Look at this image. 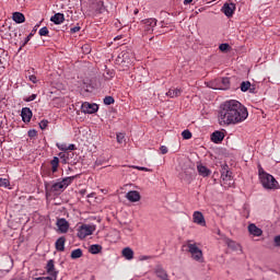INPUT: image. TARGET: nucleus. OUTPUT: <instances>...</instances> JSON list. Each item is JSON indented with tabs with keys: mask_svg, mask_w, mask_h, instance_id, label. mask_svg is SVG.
Listing matches in <instances>:
<instances>
[{
	"mask_svg": "<svg viewBox=\"0 0 280 280\" xmlns=\"http://www.w3.org/2000/svg\"><path fill=\"white\" fill-rule=\"evenodd\" d=\"M248 118V109L240 103V101L231 100L221 105L219 112L220 126H235V124H242Z\"/></svg>",
	"mask_w": 280,
	"mask_h": 280,
	"instance_id": "f257e3e1",
	"label": "nucleus"
},
{
	"mask_svg": "<svg viewBox=\"0 0 280 280\" xmlns=\"http://www.w3.org/2000/svg\"><path fill=\"white\" fill-rule=\"evenodd\" d=\"M183 248H187L188 253H190L191 255V259H194L195 261H199V264H202V261H205L202 249H200L196 243L187 241L186 245H183Z\"/></svg>",
	"mask_w": 280,
	"mask_h": 280,
	"instance_id": "f03ea898",
	"label": "nucleus"
},
{
	"mask_svg": "<svg viewBox=\"0 0 280 280\" xmlns=\"http://www.w3.org/2000/svg\"><path fill=\"white\" fill-rule=\"evenodd\" d=\"M260 183L265 189H279V182L275 176L259 171Z\"/></svg>",
	"mask_w": 280,
	"mask_h": 280,
	"instance_id": "7ed1b4c3",
	"label": "nucleus"
},
{
	"mask_svg": "<svg viewBox=\"0 0 280 280\" xmlns=\"http://www.w3.org/2000/svg\"><path fill=\"white\" fill-rule=\"evenodd\" d=\"M75 178L77 176H70V177L63 178L60 182L54 183L50 187V191H54L55 194H62V191H65L67 187L71 185L73 180H75Z\"/></svg>",
	"mask_w": 280,
	"mask_h": 280,
	"instance_id": "20e7f679",
	"label": "nucleus"
},
{
	"mask_svg": "<svg viewBox=\"0 0 280 280\" xmlns=\"http://www.w3.org/2000/svg\"><path fill=\"white\" fill-rule=\"evenodd\" d=\"M106 11V8L104 7V2L96 0L90 4L89 14L92 16H97V14H102Z\"/></svg>",
	"mask_w": 280,
	"mask_h": 280,
	"instance_id": "39448f33",
	"label": "nucleus"
},
{
	"mask_svg": "<svg viewBox=\"0 0 280 280\" xmlns=\"http://www.w3.org/2000/svg\"><path fill=\"white\" fill-rule=\"evenodd\" d=\"M118 65H131L135 60V55L131 51L122 50L117 57Z\"/></svg>",
	"mask_w": 280,
	"mask_h": 280,
	"instance_id": "423d86ee",
	"label": "nucleus"
},
{
	"mask_svg": "<svg viewBox=\"0 0 280 280\" xmlns=\"http://www.w3.org/2000/svg\"><path fill=\"white\" fill-rule=\"evenodd\" d=\"M231 86V80L229 78L218 79L212 83V89L215 91H226Z\"/></svg>",
	"mask_w": 280,
	"mask_h": 280,
	"instance_id": "0eeeda50",
	"label": "nucleus"
},
{
	"mask_svg": "<svg viewBox=\"0 0 280 280\" xmlns=\"http://www.w3.org/2000/svg\"><path fill=\"white\" fill-rule=\"evenodd\" d=\"M95 233V225H81L78 230V237L80 240H84V237H89V235H93Z\"/></svg>",
	"mask_w": 280,
	"mask_h": 280,
	"instance_id": "6e6552de",
	"label": "nucleus"
},
{
	"mask_svg": "<svg viewBox=\"0 0 280 280\" xmlns=\"http://www.w3.org/2000/svg\"><path fill=\"white\" fill-rule=\"evenodd\" d=\"M221 178L223 180V185H229V187H231L233 184V177L231 171L229 170V165L222 166Z\"/></svg>",
	"mask_w": 280,
	"mask_h": 280,
	"instance_id": "1a4fd4ad",
	"label": "nucleus"
},
{
	"mask_svg": "<svg viewBox=\"0 0 280 280\" xmlns=\"http://www.w3.org/2000/svg\"><path fill=\"white\" fill-rule=\"evenodd\" d=\"M81 110L85 115H93V113H97V110H100V106H97V104L95 103L91 104L89 102H85L81 105Z\"/></svg>",
	"mask_w": 280,
	"mask_h": 280,
	"instance_id": "9d476101",
	"label": "nucleus"
},
{
	"mask_svg": "<svg viewBox=\"0 0 280 280\" xmlns=\"http://www.w3.org/2000/svg\"><path fill=\"white\" fill-rule=\"evenodd\" d=\"M235 3L233 2H225L221 9V12H223V14H225V16H228V19H231V16H233V14H235Z\"/></svg>",
	"mask_w": 280,
	"mask_h": 280,
	"instance_id": "9b49d317",
	"label": "nucleus"
},
{
	"mask_svg": "<svg viewBox=\"0 0 280 280\" xmlns=\"http://www.w3.org/2000/svg\"><path fill=\"white\" fill-rule=\"evenodd\" d=\"M192 222L195 224H199V226H207V221L205 220V215L200 211H195L194 212Z\"/></svg>",
	"mask_w": 280,
	"mask_h": 280,
	"instance_id": "f8f14e48",
	"label": "nucleus"
},
{
	"mask_svg": "<svg viewBox=\"0 0 280 280\" xmlns=\"http://www.w3.org/2000/svg\"><path fill=\"white\" fill-rule=\"evenodd\" d=\"M46 270L48 272V278L51 280L58 279V271H56V268L54 266V260H49L46 266Z\"/></svg>",
	"mask_w": 280,
	"mask_h": 280,
	"instance_id": "ddd939ff",
	"label": "nucleus"
},
{
	"mask_svg": "<svg viewBox=\"0 0 280 280\" xmlns=\"http://www.w3.org/2000/svg\"><path fill=\"white\" fill-rule=\"evenodd\" d=\"M10 270H12V262H11L10 258L1 260L0 261V277H1V275L5 273V272H10Z\"/></svg>",
	"mask_w": 280,
	"mask_h": 280,
	"instance_id": "4468645a",
	"label": "nucleus"
},
{
	"mask_svg": "<svg viewBox=\"0 0 280 280\" xmlns=\"http://www.w3.org/2000/svg\"><path fill=\"white\" fill-rule=\"evenodd\" d=\"M126 198L129 202H139V200H141V194L137 190H130L126 194Z\"/></svg>",
	"mask_w": 280,
	"mask_h": 280,
	"instance_id": "2eb2a0df",
	"label": "nucleus"
},
{
	"mask_svg": "<svg viewBox=\"0 0 280 280\" xmlns=\"http://www.w3.org/2000/svg\"><path fill=\"white\" fill-rule=\"evenodd\" d=\"M247 229H248V233L250 235H254V237H261V235L264 234V231L257 228V225L254 223H250Z\"/></svg>",
	"mask_w": 280,
	"mask_h": 280,
	"instance_id": "dca6fc26",
	"label": "nucleus"
},
{
	"mask_svg": "<svg viewBox=\"0 0 280 280\" xmlns=\"http://www.w3.org/2000/svg\"><path fill=\"white\" fill-rule=\"evenodd\" d=\"M142 24L144 25L147 32H152V30L156 27V19L151 18L142 20Z\"/></svg>",
	"mask_w": 280,
	"mask_h": 280,
	"instance_id": "f3484780",
	"label": "nucleus"
},
{
	"mask_svg": "<svg viewBox=\"0 0 280 280\" xmlns=\"http://www.w3.org/2000/svg\"><path fill=\"white\" fill-rule=\"evenodd\" d=\"M21 117L22 121L30 124V121H32V109H30V107L22 108Z\"/></svg>",
	"mask_w": 280,
	"mask_h": 280,
	"instance_id": "a211bd4d",
	"label": "nucleus"
},
{
	"mask_svg": "<svg viewBox=\"0 0 280 280\" xmlns=\"http://www.w3.org/2000/svg\"><path fill=\"white\" fill-rule=\"evenodd\" d=\"M57 226L60 233H67V231H69V222L67 219H58Z\"/></svg>",
	"mask_w": 280,
	"mask_h": 280,
	"instance_id": "6ab92c4d",
	"label": "nucleus"
},
{
	"mask_svg": "<svg viewBox=\"0 0 280 280\" xmlns=\"http://www.w3.org/2000/svg\"><path fill=\"white\" fill-rule=\"evenodd\" d=\"M211 141L213 143H222V141H224V132H222V131L212 132Z\"/></svg>",
	"mask_w": 280,
	"mask_h": 280,
	"instance_id": "aec40b11",
	"label": "nucleus"
},
{
	"mask_svg": "<svg viewBox=\"0 0 280 280\" xmlns=\"http://www.w3.org/2000/svg\"><path fill=\"white\" fill-rule=\"evenodd\" d=\"M121 255L125 257V259H127V261L135 259V250H132L130 247H125L121 250Z\"/></svg>",
	"mask_w": 280,
	"mask_h": 280,
	"instance_id": "412c9836",
	"label": "nucleus"
},
{
	"mask_svg": "<svg viewBox=\"0 0 280 280\" xmlns=\"http://www.w3.org/2000/svg\"><path fill=\"white\" fill-rule=\"evenodd\" d=\"M155 275H156V277H159V279L170 280L168 276H167V271H165V269H163V267H161V266H158L155 268Z\"/></svg>",
	"mask_w": 280,
	"mask_h": 280,
	"instance_id": "4be33fe9",
	"label": "nucleus"
},
{
	"mask_svg": "<svg viewBox=\"0 0 280 280\" xmlns=\"http://www.w3.org/2000/svg\"><path fill=\"white\" fill-rule=\"evenodd\" d=\"M65 242H67V238H65V236L59 237L55 243L56 250L62 253V250H65Z\"/></svg>",
	"mask_w": 280,
	"mask_h": 280,
	"instance_id": "5701e85b",
	"label": "nucleus"
},
{
	"mask_svg": "<svg viewBox=\"0 0 280 280\" xmlns=\"http://www.w3.org/2000/svg\"><path fill=\"white\" fill-rule=\"evenodd\" d=\"M183 93V90L182 89H170L167 92H166V95L167 97H180V94Z\"/></svg>",
	"mask_w": 280,
	"mask_h": 280,
	"instance_id": "b1692460",
	"label": "nucleus"
},
{
	"mask_svg": "<svg viewBox=\"0 0 280 280\" xmlns=\"http://www.w3.org/2000/svg\"><path fill=\"white\" fill-rule=\"evenodd\" d=\"M50 21L55 23V25H60L65 21V14L62 13H56L50 18Z\"/></svg>",
	"mask_w": 280,
	"mask_h": 280,
	"instance_id": "393cba45",
	"label": "nucleus"
},
{
	"mask_svg": "<svg viewBox=\"0 0 280 280\" xmlns=\"http://www.w3.org/2000/svg\"><path fill=\"white\" fill-rule=\"evenodd\" d=\"M14 23H25V15L21 12H14L12 15Z\"/></svg>",
	"mask_w": 280,
	"mask_h": 280,
	"instance_id": "a878e982",
	"label": "nucleus"
},
{
	"mask_svg": "<svg viewBox=\"0 0 280 280\" xmlns=\"http://www.w3.org/2000/svg\"><path fill=\"white\" fill-rule=\"evenodd\" d=\"M224 242L228 248H231L232 250H237V248H240V244H237L235 241L231 238H224Z\"/></svg>",
	"mask_w": 280,
	"mask_h": 280,
	"instance_id": "bb28decb",
	"label": "nucleus"
},
{
	"mask_svg": "<svg viewBox=\"0 0 280 280\" xmlns=\"http://www.w3.org/2000/svg\"><path fill=\"white\" fill-rule=\"evenodd\" d=\"M197 170L201 176H209V174H211V171H209V168L202 164H199Z\"/></svg>",
	"mask_w": 280,
	"mask_h": 280,
	"instance_id": "cd10ccee",
	"label": "nucleus"
},
{
	"mask_svg": "<svg viewBox=\"0 0 280 280\" xmlns=\"http://www.w3.org/2000/svg\"><path fill=\"white\" fill-rule=\"evenodd\" d=\"M90 253L92 255H98V253H102V245L94 244V245L90 246Z\"/></svg>",
	"mask_w": 280,
	"mask_h": 280,
	"instance_id": "c85d7f7f",
	"label": "nucleus"
},
{
	"mask_svg": "<svg viewBox=\"0 0 280 280\" xmlns=\"http://www.w3.org/2000/svg\"><path fill=\"white\" fill-rule=\"evenodd\" d=\"M60 163V160L58 159V156H55L51 162H50V165L52 167V173H56L58 172V165Z\"/></svg>",
	"mask_w": 280,
	"mask_h": 280,
	"instance_id": "c756f323",
	"label": "nucleus"
},
{
	"mask_svg": "<svg viewBox=\"0 0 280 280\" xmlns=\"http://www.w3.org/2000/svg\"><path fill=\"white\" fill-rule=\"evenodd\" d=\"M70 257L71 259H80L82 257V250L80 248L72 250Z\"/></svg>",
	"mask_w": 280,
	"mask_h": 280,
	"instance_id": "7c9ffc66",
	"label": "nucleus"
},
{
	"mask_svg": "<svg viewBox=\"0 0 280 280\" xmlns=\"http://www.w3.org/2000/svg\"><path fill=\"white\" fill-rule=\"evenodd\" d=\"M250 89V83H249V81H243L242 83H241V91L243 92V93H246V91H248Z\"/></svg>",
	"mask_w": 280,
	"mask_h": 280,
	"instance_id": "2f4dec72",
	"label": "nucleus"
},
{
	"mask_svg": "<svg viewBox=\"0 0 280 280\" xmlns=\"http://www.w3.org/2000/svg\"><path fill=\"white\" fill-rule=\"evenodd\" d=\"M104 104H105L106 106H110V104H115V98H114L113 96H106V97L104 98Z\"/></svg>",
	"mask_w": 280,
	"mask_h": 280,
	"instance_id": "473e14b6",
	"label": "nucleus"
},
{
	"mask_svg": "<svg viewBox=\"0 0 280 280\" xmlns=\"http://www.w3.org/2000/svg\"><path fill=\"white\" fill-rule=\"evenodd\" d=\"M219 49H220V51H223V52H226V51H229V49H231V45H229V44H221L220 46H219Z\"/></svg>",
	"mask_w": 280,
	"mask_h": 280,
	"instance_id": "72a5a7b5",
	"label": "nucleus"
},
{
	"mask_svg": "<svg viewBox=\"0 0 280 280\" xmlns=\"http://www.w3.org/2000/svg\"><path fill=\"white\" fill-rule=\"evenodd\" d=\"M0 187H10V180L8 178H0Z\"/></svg>",
	"mask_w": 280,
	"mask_h": 280,
	"instance_id": "f704fd0d",
	"label": "nucleus"
},
{
	"mask_svg": "<svg viewBox=\"0 0 280 280\" xmlns=\"http://www.w3.org/2000/svg\"><path fill=\"white\" fill-rule=\"evenodd\" d=\"M182 137H183V139H191V131H189V130H184L183 132H182Z\"/></svg>",
	"mask_w": 280,
	"mask_h": 280,
	"instance_id": "c9c22d12",
	"label": "nucleus"
},
{
	"mask_svg": "<svg viewBox=\"0 0 280 280\" xmlns=\"http://www.w3.org/2000/svg\"><path fill=\"white\" fill-rule=\"evenodd\" d=\"M49 34V28L47 26H44L39 30V36H47Z\"/></svg>",
	"mask_w": 280,
	"mask_h": 280,
	"instance_id": "e433bc0d",
	"label": "nucleus"
},
{
	"mask_svg": "<svg viewBox=\"0 0 280 280\" xmlns=\"http://www.w3.org/2000/svg\"><path fill=\"white\" fill-rule=\"evenodd\" d=\"M47 126H49V120H47V119H44L39 122L40 130H45V128H47Z\"/></svg>",
	"mask_w": 280,
	"mask_h": 280,
	"instance_id": "4c0bfd02",
	"label": "nucleus"
},
{
	"mask_svg": "<svg viewBox=\"0 0 280 280\" xmlns=\"http://www.w3.org/2000/svg\"><path fill=\"white\" fill-rule=\"evenodd\" d=\"M132 167L133 170H139L140 172H152V170L143 166H129Z\"/></svg>",
	"mask_w": 280,
	"mask_h": 280,
	"instance_id": "58836bf2",
	"label": "nucleus"
},
{
	"mask_svg": "<svg viewBox=\"0 0 280 280\" xmlns=\"http://www.w3.org/2000/svg\"><path fill=\"white\" fill-rule=\"evenodd\" d=\"M34 36V34H30L26 38H25V40H24V43L22 44V46L20 47V49H23V47H25V45H27V43H30V40H31V38Z\"/></svg>",
	"mask_w": 280,
	"mask_h": 280,
	"instance_id": "ea45409f",
	"label": "nucleus"
},
{
	"mask_svg": "<svg viewBox=\"0 0 280 280\" xmlns=\"http://www.w3.org/2000/svg\"><path fill=\"white\" fill-rule=\"evenodd\" d=\"M126 139V135L125 133H118L117 135V141L119 143H124V140Z\"/></svg>",
	"mask_w": 280,
	"mask_h": 280,
	"instance_id": "a19ab883",
	"label": "nucleus"
},
{
	"mask_svg": "<svg viewBox=\"0 0 280 280\" xmlns=\"http://www.w3.org/2000/svg\"><path fill=\"white\" fill-rule=\"evenodd\" d=\"M37 95L36 94H32L31 96H28L27 98H25V102H34V100H36Z\"/></svg>",
	"mask_w": 280,
	"mask_h": 280,
	"instance_id": "79ce46f5",
	"label": "nucleus"
},
{
	"mask_svg": "<svg viewBox=\"0 0 280 280\" xmlns=\"http://www.w3.org/2000/svg\"><path fill=\"white\" fill-rule=\"evenodd\" d=\"M273 244H275V246H280V235L275 236Z\"/></svg>",
	"mask_w": 280,
	"mask_h": 280,
	"instance_id": "37998d69",
	"label": "nucleus"
},
{
	"mask_svg": "<svg viewBox=\"0 0 280 280\" xmlns=\"http://www.w3.org/2000/svg\"><path fill=\"white\" fill-rule=\"evenodd\" d=\"M160 152H161V154H167V152H168L167 147L162 145V147L160 148Z\"/></svg>",
	"mask_w": 280,
	"mask_h": 280,
	"instance_id": "c03bdc74",
	"label": "nucleus"
},
{
	"mask_svg": "<svg viewBox=\"0 0 280 280\" xmlns=\"http://www.w3.org/2000/svg\"><path fill=\"white\" fill-rule=\"evenodd\" d=\"M71 34H75L78 32H80V26H74L70 30Z\"/></svg>",
	"mask_w": 280,
	"mask_h": 280,
	"instance_id": "a18cd8bd",
	"label": "nucleus"
},
{
	"mask_svg": "<svg viewBox=\"0 0 280 280\" xmlns=\"http://www.w3.org/2000/svg\"><path fill=\"white\" fill-rule=\"evenodd\" d=\"M36 135H37V132H36V130H28V137H31V138H34V137H36Z\"/></svg>",
	"mask_w": 280,
	"mask_h": 280,
	"instance_id": "49530a36",
	"label": "nucleus"
},
{
	"mask_svg": "<svg viewBox=\"0 0 280 280\" xmlns=\"http://www.w3.org/2000/svg\"><path fill=\"white\" fill-rule=\"evenodd\" d=\"M247 91H249V93H257L255 85L253 84L249 85V89Z\"/></svg>",
	"mask_w": 280,
	"mask_h": 280,
	"instance_id": "de8ad7c7",
	"label": "nucleus"
},
{
	"mask_svg": "<svg viewBox=\"0 0 280 280\" xmlns=\"http://www.w3.org/2000/svg\"><path fill=\"white\" fill-rule=\"evenodd\" d=\"M148 259H152V256H140V261H147Z\"/></svg>",
	"mask_w": 280,
	"mask_h": 280,
	"instance_id": "09e8293b",
	"label": "nucleus"
},
{
	"mask_svg": "<svg viewBox=\"0 0 280 280\" xmlns=\"http://www.w3.org/2000/svg\"><path fill=\"white\" fill-rule=\"evenodd\" d=\"M28 80L33 82V84H36V75H30Z\"/></svg>",
	"mask_w": 280,
	"mask_h": 280,
	"instance_id": "8fccbe9b",
	"label": "nucleus"
},
{
	"mask_svg": "<svg viewBox=\"0 0 280 280\" xmlns=\"http://www.w3.org/2000/svg\"><path fill=\"white\" fill-rule=\"evenodd\" d=\"M33 280H51V278H49V277H38V278H34Z\"/></svg>",
	"mask_w": 280,
	"mask_h": 280,
	"instance_id": "3c124183",
	"label": "nucleus"
},
{
	"mask_svg": "<svg viewBox=\"0 0 280 280\" xmlns=\"http://www.w3.org/2000/svg\"><path fill=\"white\" fill-rule=\"evenodd\" d=\"M191 1H194V0H184V5H189V3H191Z\"/></svg>",
	"mask_w": 280,
	"mask_h": 280,
	"instance_id": "603ef678",
	"label": "nucleus"
},
{
	"mask_svg": "<svg viewBox=\"0 0 280 280\" xmlns=\"http://www.w3.org/2000/svg\"><path fill=\"white\" fill-rule=\"evenodd\" d=\"M68 150H75V144H69Z\"/></svg>",
	"mask_w": 280,
	"mask_h": 280,
	"instance_id": "864d4df0",
	"label": "nucleus"
},
{
	"mask_svg": "<svg viewBox=\"0 0 280 280\" xmlns=\"http://www.w3.org/2000/svg\"><path fill=\"white\" fill-rule=\"evenodd\" d=\"M85 194H86V189L80 190V195H81V196H84Z\"/></svg>",
	"mask_w": 280,
	"mask_h": 280,
	"instance_id": "5fc2aeb1",
	"label": "nucleus"
},
{
	"mask_svg": "<svg viewBox=\"0 0 280 280\" xmlns=\"http://www.w3.org/2000/svg\"><path fill=\"white\" fill-rule=\"evenodd\" d=\"M58 150H62V143H57Z\"/></svg>",
	"mask_w": 280,
	"mask_h": 280,
	"instance_id": "6e6d98bb",
	"label": "nucleus"
},
{
	"mask_svg": "<svg viewBox=\"0 0 280 280\" xmlns=\"http://www.w3.org/2000/svg\"><path fill=\"white\" fill-rule=\"evenodd\" d=\"M3 128V119H0V130Z\"/></svg>",
	"mask_w": 280,
	"mask_h": 280,
	"instance_id": "4d7b16f0",
	"label": "nucleus"
},
{
	"mask_svg": "<svg viewBox=\"0 0 280 280\" xmlns=\"http://www.w3.org/2000/svg\"><path fill=\"white\" fill-rule=\"evenodd\" d=\"M93 196H95V192H91L90 195H88V198H93Z\"/></svg>",
	"mask_w": 280,
	"mask_h": 280,
	"instance_id": "13d9d810",
	"label": "nucleus"
},
{
	"mask_svg": "<svg viewBox=\"0 0 280 280\" xmlns=\"http://www.w3.org/2000/svg\"><path fill=\"white\" fill-rule=\"evenodd\" d=\"M133 14H139V9H136V10L133 11Z\"/></svg>",
	"mask_w": 280,
	"mask_h": 280,
	"instance_id": "bf43d9fd",
	"label": "nucleus"
},
{
	"mask_svg": "<svg viewBox=\"0 0 280 280\" xmlns=\"http://www.w3.org/2000/svg\"><path fill=\"white\" fill-rule=\"evenodd\" d=\"M59 158L62 159V153H59Z\"/></svg>",
	"mask_w": 280,
	"mask_h": 280,
	"instance_id": "052dcab7",
	"label": "nucleus"
},
{
	"mask_svg": "<svg viewBox=\"0 0 280 280\" xmlns=\"http://www.w3.org/2000/svg\"><path fill=\"white\" fill-rule=\"evenodd\" d=\"M218 235H220V231L218 232Z\"/></svg>",
	"mask_w": 280,
	"mask_h": 280,
	"instance_id": "680f3d73",
	"label": "nucleus"
}]
</instances>
